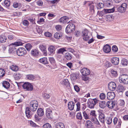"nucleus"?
<instances>
[{
    "instance_id": "nucleus-1",
    "label": "nucleus",
    "mask_w": 128,
    "mask_h": 128,
    "mask_svg": "<svg viewBox=\"0 0 128 128\" xmlns=\"http://www.w3.org/2000/svg\"><path fill=\"white\" fill-rule=\"evenodd\" d=\"M38 106V102L36 100H32L30 102V105L28 107L29 109L32 112L35 111L37 110Z\"/></svg>"
},
{
    "instance_id": "nucleus-2",
    "label": "nucleus",
    "mask_w": 128,
    "mask_h": 128,
    "mask_svg": "<svg viewBox=\"0 0 128 128\" xmlns=\"http://www.w3.org/2000/svg\"><path fill=\"white\" fill-rule=\"evenodd\" d=\"M80 72L82 74L83 80L86 81L88 80V69L84 68L80 70Z\"/></svg>"
},
{
    "instance_id": "nucleus-3",
    "label": "nucleus",
    "mask_w": 128,
    "mask_h": 128,
    "mask_svg": "<svg viewBox=\"0 0 128 128\" xmlns=\"http://www.w3.org/2000/svg\"><path fill=\"white\" fill-rule=\"evenodd\" d=\"M70 78L72 82L80 83V76L78 74L73 73L70 74Z\"/></svg>"
},
{
    "instance_id": "nucleus-4",
    "label": "nucleus",
    "mask_w": 128,
    "mask_h": 128,
    "mask_svg": "<svg viewBox=\"0 0 128 128\" xmlns=\"http://www.w3.org/2000/svg\"><path fill=\"white\" fill-rule=\"evenodd\" d=\"M16 52L17 55L19 56H24L27 53L26 50L23 47H20L16 48Z\"/></svg>"
},
{
    "instance_id": "nucleus-5",
    "label": "nucleus",
    "mask_w": 128,
    "mask_h": 128,
    "mask_svg": "<svg viewBox=\"0 0 128 128\" xmlns=\"http://www.w3.org/2000/svg\"><path fill=\"white\" fill-rule=\"evenodd\" d=\"M119 82L125 84H128V75L126 74L121 75L119 78Z\"/></svg>"
},
{
    "instance_id": "nucleus-6",
    "label": "nucleus",
    "mask_w": 128,
    "mask_h": 128,
    "mask_svg": "<svg viewBox=\"0 0 128 128\" xmlns=\"http://www.w3.org/2000/svg\"><path fill=\"white\" fill-rule=\"evenodd\" d=\"M23 88L28 91H32L33 90V86L30 83L26 82L23 84L22 85Z\"/></svg>"
},
{
    "instance_id": "nucleus-7",
    "label": "nucleus",
    "mask_w": 128,
    "mask_h": 128,
    "mask_svg": "<svg viewBox=\"0 0 128 128\" xmlns=\"http://www.w3.org/2000/svg\"><path fill=\"white\" fill-rule=\"evenodd\" d=\"M98 101L96 98H88V108H94L96 104L98 103Z\"/></svg>"
},
{
    "instance_id": "nucleus-8",
    "label": "nucleus",
    "mask_w": 128,
    "mask_h": 128,
    "mask_svg": "<svg viewBox=\"0 0 128 128\" xmlns=\"http://www.w3.org/2000/svg\"><path fill=\"white\" fill-rule=\"evenodd\" d=\"M75 30V26L72 23L69 24L67 26L66 28V32L68 34L74 31Z\"/></svg>"
},
{
    "instance_id": "nucleus-9",
    "label": "nucleus",
    "mask_w": 128,
    "mask_h": 128,
    "mask_svg": "<svg viewBox=\"0 0 128 128\" xmlns=\"http://www.w3.org/2000/svg\"><path fill=\"white\" fill-rule=\"evenodd\" d=\"M49 60L51 65L49 64H48L47 66L50 68H56V66L54 59L53 57H50L49 58Z\"/></svg>"
},
{
    "instance_id": "nucleus-10",
    "label": "nucleus",
    "mask_w": 128,
    "mask_h": 128,
    "mask_svg": "<svg viewBox=\"0 0 128 128\" xmlns=\"http://www.w3.org/2000/svg\"><path fill=\"white\" fill-rule=\"evenodd\" d=\"M127 6V4L126 3H122L120 6L118 7L117 8L118 11L121 13L124 12L126 10Z\"/></svg>"
},
{
    "instance_id": "nucleus-11",
    "label": "nucleus",
    "mask_w": 128,
    "mask_h": 128,
    "mask_svg": "<svg viewBox=\"0 0 128 128\" xmlns=\"http://www.w3.org/2000/svg\"><path fill=\"white\" fill-rule=\"evenodd\" d=\"M90 114L92 118L90 117H90L88 116V119H90V120L92 122L94 123H95V121L97 120L96 119V115L95 114V111L94 110H91Z\"/></svg>"
},
{
    "instance_id": "nucleus-12",
    "label": "nucleus",
    "mask_w": 128,
    "mask_h": 128,
    "mask_svg": "<svg viewBox=\"0 0 128 128\" xmlns=\"http://www.w3.org/2000/svg\"><path fill=\"white\" fill-rule=\"evenodd\" d=\"M30 54L32 56L37 57L40 56L39 51L37 48L31 50Z\"/></svg>"
},
{
    "instance_id": "nucleus-13",
    "label": "nucleus",
    "mask_w": 128,
    "mask_h": 128,
    "mask_svg": "<svg viewBox=\"0 0 128 128\" xmlns=\"http://www.w3.org/2000/svg\"><path fill=\"white\" fill-rule=\"evenodd\" d=\"M46 115L47 118L50 119H52V112L50 108H46Z\"/></svg>"
},
{
    "instance_id": "nucleus-14",
    "label": "nucleus",
    "mask_w": 128,
    "mask_h": 128,
    "mask_svg": "<svg viewBox=\"0 0 128 128\" xmlns=\"http://www.w3.org/2000/svg\"><path fill=\"white\" fill-rule=\"evenodd\" d=\"M88 30L85 29L82 31V36L83 40L86 41L88 40Z\"/></svg>"
},
{
    "instance_id": "nucleus-15",
    "label": "nucleus",
    "mask_w": 128,
    "mask_h": 128,
    "mask_svg": "<svg viewBox=\"0 0 128 128\" xmlns=\"http://www.w3.org/2000/svg\"><path fill=\"white\" fill-rule=\"evenodd\" d=\"M108 87L110 90L113 91L116 89V85L114 82H112L109 83Z\"/></svg>"
},
{
    "instance_id": "nucleus-16",
    "label": "nucleus",
    "mask_w": 128,
    "mask_h": 128,
    "mask_svg": "<svg viewBox=\"0 0 128 128\" xmlns=\"http://www.w3.org/2000/svg\"><path fill=\"white\" fill-rule=\"evenodd\" d=\"M39 48L45 56L47 55V52L46 50V46L44 44H42L40 45Z\"/></svg>"
},
{
    "instance_id": "nucleus-17",
    "label": "nucleus",
    "mask_w": 128,
    "mask_h": 128,
    "mask_svg": "<svg viewBox=\"0 0 128 128\" xmlns=\"http://www.w3.org/2000/svg\"><path fill=\"white\" fill-rule=\"evenodd\" d=\"M56 50L55 46L53 45L50 46L48 48L49 53L52 55L54 54L55 53Z\"/></svg>"
},
{
    "instance_id": "nucleus-18",
    "label": "nucleus",
    "mask_w": 128,
    "mask_h": 128,
    "mask_svg": "<svg viewBox=\"0 0 128 128\" xmlns=\"http://www.w3.org/2000/svg\"><path fill=\"white\" fill-rule=\"evenodd\" d=\"M61 83L63 85L66 86V87L68 88H71L70 84L67 79H64L61 82Z\"/></svg>"
},
{
    "instance_id": "nucleus-19",
    "label": "nucleus",
    "mask_w": 128,
    "mask_h": 128,
    "mask_svg": "<svg viewBox=\"0 0 128 128\" xmlns=\"http://www.w3.org/2000/svg\"><path fill=\"white\" fill-rule=\"evenodd\" d=\"M106 96L108 99L111 100L115 98V95L114 92H109L107 93Z\"/></svg>"
},
{
    "instance_id": "nucleus-20",
    "label": "nucleus",
    "mask_w": 128,
    "mask_h": 128,
    "mask_svg": "<svg viewBox=\"0 0 128 128\" xmlns=\"http://www.w3.org/2000/svg\"><path fill=\"white\" fill-rule=\"evenodd\" d=\"M88 6H90V11L91 14H93L94 12V6L93 1H88Z\"/></svg>"
},
{
    "instance_id": "nucleus-21",
    "label": "nucleus",
    "mask_w": 128,
    "mask_h": 128,
    "mask_svg": "<svg viewBox=\"0 0 128 128\" xmlns=\"http://www.w3.org/2000/svg\"><path fill=\"white\" fill-rule=\"evenodd\" d=\"M30 110L29 109V108H26L25 110V114L26 116L28 119L31 118L32 117V114H31Z\"/></svg>"
},
{
    "instance_id": "nucleus-22",
    "label": "nucleus",
    "mask_w": 128,
    "mask_h": 128,
    "mask_svg": "<svg viewBox=\"0 0 128 128\" xmlns=\"http://www.w3.org/2000/svg\"><path fill=\"white\" fill-rule=\"evenodd\" d=\"M69 18L66 16L62 17L59 20V22L63 24L67 22Z\"/></svg>"
},
{
    "instance_id": "nucleus-23",
    "label": "nucleus",
    "mask_w": 128,
    "mask_h": 128,
    "mask_svg": "<svg viewBox=\"0 0 128 128\" xmlns=\"http://www.w3.org/2000/svg\"><path fill=\"white\" fill-rule=\"evenodd\" d=\"M23 44V43L21 42L18 41L17 42H16L12 43L8 45V46H11L13 45L14 48H16V47L17 46H22Z\"/></svg>"
},
{
    "instance_id": "nucleus-24",
    "label": "nucleus",
    "mask_w": 128,
    "mask_h": 128,
    "mask_svg": "<svg viewBox=\"0 0 128 128\" xmlns=\"http://www.w3.org/2000/svg\"><path fill=\"white\" fill-rule=\"evenodd\" d=\"M39 62L44 64H49L48 59L46 57H44L40 59Z\"/></svg>"
},
{
    "instance_id": "nucleus-25",
    "label": "nucleus",
    "mask_w": 128,
    "mask_h": 128,
    "mask_svg": "<svg viewBox=\"0 0 128 128\" xmlns=\"http://www.w3.org/2000/svg\"><path fill=\"white\" fill-rule=\"evenodd\" d=\"M62 36V32L58 31L55 34L54 37L56 39H59L61 38Z\"/></svg>"
},
{
    "instance_id": "nucleus-26",
    "label": "nucleus",
    "mask_w": 128,
    "mask_h": 128,
    "mask_svg": "<svg viewBox=\"0 0 128 128\" xmlns=\"http://www.w3.org/2000/svg\"><path fill=\"white\" fill-rule=\"evenodd\" d=\"M119 59L117 57H113L111 60L112 63L115 65H117L118 64L119 62Z\"/></svg>"
},
{
    "instance_id": "nucleus-27",
    "label": "nucleus",
    "mask_w": 128,
    "mask_h": 128,
    "mask_svg": "<svg viewBox=\"0 0 128 128\" xmlns=\"http://www.w3.org/2000/svg\"><path fill=\"white\" fill-rule=\"evenodd\" d=\"M37 113L38 115L40 117L43 116L44 114L43 109L41 108H39L38 109Z\"/></svg>"
},
{
    "instance_id": "nucleus-28",
    "label": "nucleus",
    "mask_w": 128,
    "mask_h": 128,
    "mask_svg": "<svg viewBox=\"0 0 128 128\" xmlns=\"http://www.w3.org/2000/svg\"><path fill=\"white\" fill-rule=\"evenodd\" d=\"M2 85L6 89H8L10 87V84L8 81H4L2 82Z\"/></svg>"
},
{
    "instance_id": "nucleus-29",
    "label": "nucleus",
    "mask_w": 128,
    "mask_h": 128,
    "mask_svg": "<svg viewBox=\"0 0 128 128\" xmlns=\"http://www.w3.org/2000/svg\"><path fill=\"white\" fill-rule=\"evenodd\" d=\"M115 103L112 101H108L106 103V105L110 109L112 108L115 106Z\"/></svg>"
},
{
    "instance_id": "nucleus-30",
    "label": "nucleus",
    "mask_w": 128,
    "mask_h": 128,
    "mask_svg": "<svg viewBox=\"0 0 128 128\" xmlns=\"http://www.w3.org/2000/svg\"><path fill=\"white\" fill-rule=\"evenodd\" d=\"M116 8L115 7H114L111 9H104L103 11L106 14L112 13L115 11Z\"/></svg>"
},
{
    "instance_id": "nucleus-31",
    "label": "nucleus",
    "mask_w": 128,
    "mask_h": 128,
    "mask_svg": "<svg viewBox=\"0 0 128 128\" xmlns=\"http://www.w3.org/2000/svg\"><path fill=\"white\" fill-rule=\"evenodd\" d=\"M65 58L67 60H70L72 58V54L70 52H67L64 54Z\"/></svg>"
},
{
    "instance_id": "nucleus-32",
    "label": "nucleus",
    "mask_w": 128,
    "mask_h": 128,
    "mask_svg": "<svg viewBox=\"0 0 128 128\" xmlns=\"http://www.w3.org/2000/svg\"><path fill=\"white\" fill-rule=\"evenodd\" d=\"M104 51L106 53H108L111 51V48L110 46L108 45H106L104 47Z\"/></svg>"
},
{
    "instance_id": "nucleus-33",
    "label": "nucleus",
    "mask_w": 128,
    "mask_h": 128,
    "mask_svg": "<svg viewBox=\"0 0 128 128\" xmlns=\"http://www.w3.org/2000/svg\"><path fill=\"white\" fill-rule=\"evenodd\" d=\"M10 47L8 50L9 53L10 54L13 53L14 52H16V48H14L13 45H12Z\"/></svg>"
},
{
    "instance_id": "nucleus-34",
    "label": "nucleus",
    "mask_w": 128,
    "mask_h": 128,
    "mask_svg": "<svg viewBox=\"0 0 128 128\" xmlns=\"http://www.w3.org/2000/svg\"><path fill=\"white\" fill-rule=\"evenodd\" d=\"M3 5L4 6L7 8H8L10 5V0H5L4 2L2 3Z\"/></svg>"
},
{
    "instance_id": "nucleus-35",
    "label": "nucleus",
    "mask_w": 128,
    "mask_h": 128,
    "mask_svg": "<svg viewBox=\"0 0 128 128\" xmlns=\"http://www.w3.org/2000/svg\"><path fill=\"white\" fill-rule=\"evenodd\" d=\"M99 118L100 121L102 123L104 122V115L103 113H101L100 114L99 116Z\"/></svg>"
},
{
    "instance_id": "nucleus-36",
    "label": "nucleus",
    "mask_w": 128,
    "mask_h": 128,
    "mask_svg": "<svg viewBox=\"0 0 128 128\" xmlns=\"http://www.w3.org/2000/svg\"><path fill=\"white\" fill-rule=\"evenodd\" d=\"M7 38L6 36L3 35L0 36V43H4L6 42Z\"/></svg>"
},
{
    "instance_id": "nucleus-37",
    "label": "nucleus",
    "mask_w": 128,
    "mask_h": 128,
    "mask_svg": "<svg viewBox=\"0 0 128 128\" xmlns=\"http://www.w3.org/2000/svg\"><path fill=\"white\" fill-rule=\"evenodd\" d=\"M114 18V17L113 16L110 15H107L106 16V20L108 22H110Z\"/></svg>"
},
{
    "instance_id": "nucleus-38",
    "label": "nucleus",
    "mask_w": 128,
    "mask_h": 128,
    "mask_svg": "<svg viewBox=\"0 0 128 128\" xmlns=\"http://www.w3.org/2000/svg\"><path fill=\"white\" fill-rule=\"evenodd\" d=\"M106 105V103L104 101H101L99 103L100 107L102 108H105Z\"/></svg>"
},
{
    "instance_id": "nucleus-39",
    "label": "nucleus",
    "mask_w": 128,
    "mask_h": 128,
    "mask_svg": "<svg viewBox=\"0 0 128 128\" xmlns=\"http://www.w3.org/2000/svg\"><path fill=\"white\" fill-rule=\"evenodd\" d=\"M22 4L17 2H14L13 4V6L14 8H20L22 7Z\"/></svg>"
},
{
    "instance_id": "nucleus-40",
    "label": "nucleus",
    "mask_w": 128,
    "mask_h": 128,
    "mask_svg": "<svg viewBox=\"0 0 128 128\" xmlns=\"http://www.w3.org/2000/svg\"><path fill=\"white\" fill-rule=\"evenodd\" d=\"M55 128H64V126L63 123L59 122L56 124Z\"/></svg>"
},
{
    "instance_id": "nucleus-41",
    "label": "nucleus",
    "mask_w": 128,
    "mask_h": 128,
    "mask_svg": "<svg viewBox=\"0 0 128 128\" xmlns=\"http://www.w3.org/2000/svg\"><path fill=\"white\" fill-rule=\"evenodd\" d=\"M5 71L4 69L0 68V78H1L5 74Z\"/></svg>"
},
{
    "instance_id": "nucleus-42",
    "label": "nucleus",
    "mask_w": 128,
    "mask_h": 128,
    "mask_svg": "<svg viewBox=\"0 0 128 128\" xmlns=\"http://www.w3.org/2000/svg\"><path fill=\"white\" fill-rule=\"evenodd\" d=\"M26 78L28 80H33L35 78V76L34 75L28 74L26 75Z\"/></svg>"
},
{
    "instance_id": "nucleus-43",
    "label": "nucleus",
    "mask_w": 128,
    "mask_h": 128,
    "mask_svg": "<svg viewBox=\"0 0 128 128\" xmlns=\"http://www.w3.org/2000/svg\"><path fill=\"white\" fill-rule=\"evenodd\" d=\"M25 48L28 51H30L32 48V45L30 44H26Z\"/></svg>"
},
{
    "instance_id": "nucleus-44",
    "label": "nucleus",
    "mask_w": 128,
    "mask_h": 128,
    "mask_svg": "<svg viewBox=\"0 0 128 128\" xmlns=\"http://www.w3.org/2000/svg\"><path fill=\"white\" fill-rule=\"evenodd\" d=\"M66 48H62L59 49L58 50V53L63 54L64 52L66 51Z\"/></svg>"
},
{
    "instance_id": "nucleus-45",
    "label": "nucleus",
    "mask_w": 128,
    "mask_h": 128,
    "mask_svg": "<svg viewBox=\"0 0 128 128\" xmlns=\"http://www.w3.org/2000/svg\"><path fill=\"white\" fill-rule=\"evenodd\" d=\"M11 69L13 71L16 72L19 69V68L18 66L13 65L11 67Z\"/></svg>"
},
{
    "instance_id": "nucleus-46",
    "label": "nucleus",
    "mask_w": 128,
    "mask_h": 128,
    "mask_svg": "<svg viewBox=\"0 0 128 128\" xmlns=\"http://www.w3.org/2000/svg\"><path fill=\"white\" fill-rule=\"evenodd\" d=\"M42 128H52L51 125L49 123H46L42 126Z\"/></svg>"
},
{
    "instance_id": "nucleus-47",
    "label": "nucleus",
    "mask_w": 128,
    "mask_h": 128,
    "mask_svg": "<svg viewBox=\"0 0 128 128\" xmlns=\"http://www.w3.org/2000/svg\"><path fill=\"white\" fill-rule=\"evenodd\" d=\"M111 73L112 75L114 76H116L118 75L117 72L116 70L114 69H112L111 71Z\"/></svg>"
},
{
    "instance_id": "nucleus-48",
    "label": "nucleus",
    "mask_w": 128,
    "mask_h": 128,
    "mask_svg": "<svg viewBox=\"0 0 128 128\" xmlns=\"http://www.w3.org/2000/svg\"><path fill=\"white\" fill-rule=\"evenodd\" d=\"M71 102H69L68 104V108L70 110H73L74 108V105L71 104Z\"/></svg>"
},
{
    "instance_id": "nucleus-49",
    "label": "nucleus",
    "mask_w": 128,
    "mask_h": 128,
    "mask_svg": "<svg viewBox=\"0 0 128 128\" xmlns=\"http://www.w3.org/2000/svg\"><path fill=\"white\" fill-rule=\"evenodd\" d=\"M125 90L126 88L124 86L121 85L119 87V91L120 92H123Z\"/></svg>"
},
{
    "instance_id": "nucleus-50",
    "label": "nucleus",
    "mask_w": 128,
    "mask_h": 128,
    "mask_svg": "<svg viewBox=\"0 0 128 128\" xmlns=\"http://www.w3.org/2000/svg\"><path fill=\"white\" fill-rule=\"evenodd\" d=\"M121 63L123 65L127 66L128 64V61L126 59H123L122 60Z\"/></svg>"
},
{
    "instance_id": "nucleus-51",
    "label": "nucleus",
    "mask_w": 128,
    "mask_h": 128,
    "mask_svg": "<svg viewBox=\"0 0 128 128\" xmlns=\"http://www.w3.org/2000/svg\"><path fill=\"white\" fill-rule=\"evenodd\" d=\"M104 7V4L102 3L99 2L97 4V8L98 9H100L103 8Z\"/></svg>"
},
{
    "instance_id": "nucleus-52",
    "label": "nucleus",
    "mask_w": 128,
    "mask_h": 128,
    "mask_svg": "<svg viewBox=\"0 0 128 128\" xmlns=\"http://www.w3.org/2000/svg\"><path fill=\"white\" fill-rule=\"evenodd\" d=\"M43 96L45 100H47L50 98V96L46 93H44L43 94Z\"/></svg>"
},
{
    "instance_id": "nucleus-53",
    "label": "nucleus",
    "mask_w": 128,
    "mask_h": 128,
    "mask_svg": "<svg viewBox=\"0 0 128 128\" xmlns=\"http://www.w3.org/2000/svg\"><path fill=\"white\" fill-rule=\"evenodd\" d=\"M28 20L30 21L32 24H36L35 21V18H28Z\"/></svg>"
},
{
    "instance_id": "nucleus-54",
    "label": "nucleus",
    "mask_w": 128,
    "mask_h": 128,
    "mask_svg": "<svg viewBox=\"0 0 128 128\" xmlns=\"http://www.w3.org/2000/svg\"><path fill=\"white\" fill-rule=\"evenodd\" d=\"M106 122L108 124H110L112 122V118H108L106 120Z\"/></svg>"
},
{
    "instance_id": "nucleus-55",
    "label": "nucleus",
    "mask_w": 128,
    "mask_h": 128,
    "mask_svg": "<svg viewBox=\"0 0 128 128\" xmlns=\"http://www.w3.org/2000/svg\"><path fill=\"white\" fill-rule=\"evenodd\" d=\"M74 88L75 91L77 92H78L80 90V88L78 85L74 86Z\"/></svg>"
},
{
    "instance_id": "nucleus-56",
    "label": "nucleus",
    "mask_w": 128,
    "mask_h": 128,
    "mask_svg": "<svg viewBox=\"0 0 128 128\" xmlns=\"http://www.w3.org/2000/svg\"><path fill=\"white\" fill-rule=\"evenodd\" d=\"M22 24L25 26H28L29 24V22L28 21L26 20H24L22 21Z\"/></svg>"
},
{
    "instance_id": "nucleus-57",
    "label": "nucleus",
    "mask_w": 128,
    "mask_h": 128,
    "mask_svg": "<svg viewBox=\"0 0 128 128\" xmlns=\"http://www.w3.org/2000/svg\"><path fill=\"white\" fill-rule=\"evenodd\" d=\"M106 6L107 7H110L113 6L112 2L110 1H108L106 4Z\"/></svg>"
},
{
    "instance_id": "nucleus-58",
    "label": "nucleus",
    "mask_w": 128,
    "mask_h": 128,
    "mask_svg": "<svg viewBox=\"0 0 128 128\" xmlns=\"http://www.w3.org/2000/svg\"><path fill=\"white\" fill-rule=\"evenodd\" d=\"M99 96L100 99L102 100H104L106 98V96L104 94V93H102L100 94Z\"/></svg>"
},
{
    "instance_id": "nucleus-59",
    "label": "nucleus",
    "mask_w": 128,
    "mask_h": 128,
    "mask_svg": "<svg viewBox=\"0 0 128 128\" xmlns=\"http://www.w3.org/2000/svg\"><path fill=\"white\" fill-rule=\"evenodd\" d=\"M77 118L78 119L81 120L82 118V116L81 113L79 112L76 115Z\"/></svg>"
},
{
    "instance_id": "nucleus-60",
    "label": "nucleus",
    "mask_w": 128,
    "mask_h": 128,
    "mask_svg": "<svg viewBox=\"0 0 128 128\" xmlns=\"http://www.w3.org/2000/svg\"><path fill=\"white\" fill-rule=\"evenodd\" d=\"M44 35L46 36L49 37H51L52 36V34L48 32H45Z\"/></svg>"
},
{
    "instance_id": "nucleus-61",
    "label": "nucleus",
    "mask_w": 128,
    "mask_h": 128,
    "mask_svg": "<svg viewBox=\"0 0 128 128\" xmlns=\"http://www.w3.org/2000/svg\"><path fill=\"white\" fill-rule=\"evenodd\" d=\"M34 118L35 121L36 122L40 121L41 120V118L36 114L34 115Z\"/></svg>"
},
{
    "instance_id": "nucleus-62",
    "label": "nucleus",
    "mask_w": 128,
    "mask_h": 128,
    "mask_svg": "<svg viewBox=\"0 0 128 128\" xmlns=\"http://www.w3.org/2000/svg\"><path fill=\"white\" fill-rule=\"evenodd\" d=\"M112 65V64L110 62H106L105 64V66L106 67L108 68L110 66Z\"/></svg>"
},
{
    "instance_id": "nucleus-63",
    "label": "nucleus",
    "mask_w": 128,
    "mask_h": 128,
    "mask_svg": "<svg viewBox=\"0 0 128 128\" xmlns=\"http://www.w3.org/2000/svg\"><path fill=\"white\" fill-rule=\"evenodd\" d=\"M112 50L114 52H116L118 50V48L116 46H114L112 47Z\"/></svg>"
},
{
    "instance_id": "nucleus-64",
    "label": "nucleus",
    "mask_w": 128,
    "mask_h": 128,
    "mask_svg": "<svg viewBox=\"0 0 128 128\" xmlns=\"http://www.w3.org/2000/svg\"><path fill=\"white\" fill-rule=\"evenodd\" d=\"M48 17L49 19H51L52 18H54L55 16V15L54 14H51L49 13L48 15Z\"/></svg>"
}]
</instances>
